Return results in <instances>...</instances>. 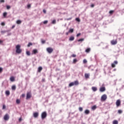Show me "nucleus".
I'll return each instance as SVG.
<instances>
[{
	"instance_id": "f257e3e1",
	"label": "nucleus",
	"mask_w": 124,
	"mask_h": 124,
	"mask_svg": "<svg viewBox=\"0 0 124 124\" xmlns=\"http://www.w3.org/2000/svg\"><path fill=\"white\" fill-rule=\"evenodd\" d=\"M16 54H21L22 53V49H20L21 46L17 45L16 46Z\"/></svg>"
},
{
	"instance_id": "f03ea898",
	"label": "nucleus",
	"mask_w": 124,
	"mask_h": 124,
	"mask_svg": "<svg viewBox=\"0 0 124 124\" xmlns=\"http://www.w3.org/2000/svg\"><path fill=\"white\" fill-rule=\"evenodd\" d=\"M78 85H79V82H78V81L76 80V81H75L74 82H71L70 83H69V87H72L73 86H77Z\"/></svg>"
},
{
	"instance_id": "7ed1b4c3",
	"label": "nucleus",
	"mask_w": 124,
	"mask_h": 124,
	"mask_svg": "<svg viewBox=\"0 0 124 124\" xmlns=\"http://www.w3.org/2000/svg\"><path fill=\"white\" fill-rule=\"evenodd\" d=\"M46 117H47V112H46V111H44L42 113V114H41L42 120H44V119H46Z\"/></svg>"
},
{
	"instance_id": "20e7f679",
	"label": "nucleus",
	"mask_w": 124,
	"mask_h": 124,
	"mask_svg": "<svg viewBox=\"0 0 124 124\" xmlns=\"http://www.w3.org/2000/svg\"><path fill=\"white\" fill-rule=\"evenodd\" d=\"M107 99V95L106 94H103L101 97V101H105Z\"/></svg>"
},
{
	"instance_id": "39448f33",
	"label": "nucleus",
	"mask_w": 124,
	"mask_h": 124,
	"mask_svg": "<svg viewBox=\"0 0 124 124\" xmlns=\"http://www.w3.org/2000/svg\"><path fill=\"white\" fill-rule=\"evenodd\" d=\"M46 51L47 53H48V54H51V53H52L53 51H54V49H53L52 47H47L46 48Z\"/></svg>"
},
{
	"instance_id": "423d86ee",
	"label": "nucleus",
	"mask_w": 124,
	"mask_h": 124,
	"mask_svg": "<svg viewBox=\"0 0 124 124\" xmlns=\"http://www.w3.org/2000/svg\"><path fill=\"white\" fill-rule=\"evenodd\" d=\"M111 45H116L118 43V40L114 39L110 41Z\"/></svg>"
},
{
	"instance_id": "0eeeda50",
	"label": "nucleus",
	"mask_w": 124,
	"mask_h": 124,
	"mask_svg": "<svg viewBox=\"0 0 124 124\" xmlns=\"http://www.w3.org/2000/svg\"><path fill=\"white\" fill-rule=\"evenodd\" d=\"M4 121H8L9 120V115L6 114L3 117Z\"/></svg>"
},
{
	"instance_id": "6e6552de",
	"label": "nucleus",
	"mask_w": 124,
	"mask_h": 124,
	"mask_svg": "<svg viewBox=\"0 0 124 124\" xmlns=\"http://www.w3.org/2000/svg\"><path fill=\"white\" fill-rule=\"evenodd\" d=\"M31 97V92L27 93L26 95V99H30Z\"/></svg>"
},
{
	"instance_id": "1a4fd4ad",
	"label": "nucleus",
	"mask_w": 124,
	"mask_h": 124,
	"mask_svg": "<svg viewBox=\"0 0 124 124\" xmlns=\"http://www.w3.org/2000/svg\"><path fill=\"white\" fill-rule=\"evenodd\" d=\"M118 63V61H115L114 62L111 63V66L112 67H116V64Z\"/></svg>"
},
{
	"instance_id": "9d476101",
	"label": "nucleus",
	"mask_w": 124,
	"mask_h": 124,
	"mask_svg": "<svg viewBox=\"0 0 124 124\" xmlns=\"http://www.w3.org/2000/svg\"><path fill=\"white\" fill-rule=\"evenodd\" d=\"M116 105L117 106V107H119V106H120V105H121V100H117L116 102Z\"/></svg>"
},
{
	"instance_id": "9b49d317",
	"label": "nucleus",
	"mask_w": 124,
	"mask_h": 124,
	"mask_svg": "<svg viewBox=\"0 0 124 124\" xmlns=\"http://www.w3.org/2000/svg\"><path fill=\"white\" fill-rule=\"evenodd\" d=\"M106 90L105 87H101L100 88V92L103 93V92H105Z\"/></svg>"
},
{
	"instance_id": "f8f14e48",
	"label": "nucleus",
	"mask_w": 124,
	"mask_h": 124,
	"mask_svg": "<svg viewBox=\"0 0 124 124\" xmlns=\"http://www.w3.org/2000/svg\"><path fill=\"white\" fill-rule=\"evenodd\" d=\"M84 76L86 79H89V78H90V74L85 73Z\"/></svg>"
},
{
	"instance_id": "ddd939ff",
	"label": "nucleus",
	"mask_w": 124,
	"mask_h": 124,
	"mask_svg": "<svg viewBox=\"0 0 124 124\" xmlns=\"http://www.w3.org/2000/svg\"><path fill=\"white\" fill-rule=\"evenodd\" d=\"M92 90L93 91V92H96V91H97V88L96 87H92Z\"/></svg>"
},
{
	"instance_id": "4468645a",
	"label": "nucleus",
	"mask_w": 124,
	"mask_h": 124,
	"mask_svg": "<svg viewBox=\"0 0 124 124\" xmlns=\"http://www.w3.org/2000/svg\"><path fill=\"white\" fill-rule=\"evenodd\" d=\"M34 118H37L38 117V112H34L33 113Z\"/></svg>"
},
{
	"instance_id": "2eb2a0df",
	"label": "nucleus",
	"mask_w": 124,
	"mask_h": 124,
	"mask_svg": "<svg viewBox=\"0 0 124 124\" xmlns=\"http://www.w3.org/2000/svg\"><path fill=\"white\" fill-rule=\"evenodd\" d=\"M5 94L8 96V95H10V92L8 90L5 91Z\"/></svg>"
},
{
	"instance_id": "dca6fc26",
	"label": "nucleus",
	"mask_w": 124,
	"mask_h": 124,
	"mask_svg": "<svg viewBox=\"0 0 124 124\" xmlns=\"http://www.w3.org/2000/svg\"><path fill=\"white\" fill-rule=\"evenodd\" d=\"M85 114L89 115L90 114V110L89 109H86L84 111Z\"/></svg>"
},
{
	"instance_id": "f3484780",
	"label": "nucleus",
	"mask_w": 124,
	"mask_h": 124,
	"mask_svg": "<svg viewBox=\"0 0 124 124\" xmlns=\"http://www.w3.org/2000/svg\"><path fill=\"white\" fill-rule=\"evenodd\" d=\"M74 39H75L74 36H72L70 37L69 40V41H73V40H74Z\"/></svg>"
},
{
	"instance_id": "a211bd4d",
	"label": "nucleus",
	"mask_w": 124,
	"mask_h": 124,
	"mask_svg": "<svg viewBox=\"0 0 124 124\" xmlns=\"http://www.w3.org/2000/svg\"><path fill=\"white\" fill-rule=\"evenodd\" d=\"M97 108V107H96V105H94L93 107H92V109L93 110V111H94L95 109Z\"/></svg>"
},
{
	"instance_id": "6ab92c4d",
	"label": "nucleus",
	"mask_w": 124,
	"mask_h": 124,
	"mask_svg": "<svg viewBox=\"0 0 124 124\" xmlns=\"http://www.w3.org/2000/svg\"><path fill=\"white\" fill-rule=\"evenodd\" d=\"M16 23L17 25H21V24H22V21L20 20H18L16 21Z\"/></svg>"
},
{
	"instance_id": "aec40b11",
	"label": "nucleus",
	"mask_w": 124,
	"mask_h": 124,
	"mask_svg": "<svg viewBox=\"0 0 124 124\" xmlns=\"http://www.w3.org/2000/svg\"><path fill=\"white\" fill-rule=\"evenodd\" d=\"M86 53H90L91 52V48H88L85 50Z\"/></svg>"
},
{
	"instance_id": "412c9836",
	"label": "nucleus",
	"mask_w": 124,
	"mask_h": 124,
	"mask_svg": "<svg viewBox=\"0 0 124 124\" xmlns=\"http://www.w3.org/2000/svg\"><path fill=\"white\" fill-rule=\"evenodd\" d=\"M32 52H33V53L34 54H37V53H38V51H37V49H33Z\"/></svg>"
},
{
	"instance_id": "4be33fe9",
	"label": "nucleus",
	"mask_w": 124,
	"mask_h": 124,
	"mask_svg": "<svg viewBox=\"0 0 124 124\" xmlns=\"http://www.w3.org/2000/svg\"><path fill=\"white\" fill-rule=\"evenodd\" d=\"M42 69H43L42 67H41V66L39 67L38 68V72H41V70H42Z\"/></svg>"
},
{
	"instance_id": "5701e85b",
	"label": "nucleus",
	"mask_w": 124,
	"mask_h": 124,
	"mask_svg": "<svg viewBox=\"0 0 124 124\" xmlns=\"http://www.w3.org/2000/svg\"><path fill=\"white\" fill-rule=\"evenodd\" d=\"M7 16V12H4L3 13V16L4 18H6V16Z\"/></svg>"
},
{
	"instance_id": "b1692460",
	"label": "nucleus",
	"mask_w": 124,
	"mask_h": 124,
	"mask_svg": "<svg viewBox=\"0 0 124 124\" xmlns=\"http://www.w3.org/2000/svg\"><path fill=\"white\" fill-rule=\"evenodd\" d=\"M15 80V78H14V77H12L10 78V81H11V82H14Z\"/></svg>"
},
{
	"instance_id": "393cba45",
	"label": "nucleus",
	"mask_w": 124,
	"mask_h": 124,
	"mask_svg": "<svg viewBox=\"0 0 124 124\" xmlns=\"http://www.w3.org/2000/svg\"><path fill=\"white\" fill-rule=\"evenodd\" d=\"M31 4H29L27 5V8L28 9H30V8H31Z\"/></svg>"
},
{
	"instance_id": "a878e982",
	"label": "nucleus",
	"mask_w": 124,
	"mask_h": 124,
	"mask_svg": "<svg viewBox=\"0 0 124 124\" xmlns=\"http://www.w3.org/2000/svg\"><path fill=\"white\" fill-rule=\"evenodd\" d=\"M118 124V121L117 120L113 121V124Z\"/></svg>"
},
{
	"instance_id": "bb28decb",
	"label": "nucleus",
	"mask_w": 124,
	"mask_h": 124,
	"mask_svg": "<svg viewBox=\"0 0 124 124\" xmlns=\"http://www.w3.org/2000/svg\"><path fill=\"white\" fill-rule=\"evenodd\" d=\"M32 46V43H29L27 46L28 47H31V46Z\"/></svg>"
},
{
	"instance_id": "cd10ccee",
	"label": "nucleus",
	"mask_w": 124,
	"mask_h": 124,
	"mask_svg": "<svg viewBox=\"0 0 124 124\" xmlns=\"http://www.w3.org/2000/svg\"><path fill=\"white\" fill-rule=\"evenodd\" d=\"M74 31V30L73 29H71L69 31V32H73Z\"/></svg>"
},
{
	"instance_id": "c85d7f7f",
	"label": "nucleus",
	"mask_w": 124,
	"mask_h": 124,
	"mask_svg": "<svg viewBox=\"0 0 124 124\" xmlns=\"http://www.w3.org/2000/svg\"><path fill=\"white\" fill-rule=\"evenodd\" d=\"M12 90H16V86L15 85H13L12 87Z\"/></svg>"
},
{
	"instance_id": "c756f323",
	"label": "nucleus",
	"mask_w": 124,
	"mask_h": 124,
	"mask_svg": "<svg viewBox=\"0 0 124 124\" xmlns=\"http://www.w3.org/2000/svg\"><path fill=\"white\" fill-rule=\"evenodd\" d=\"M113 12H115V11H114V10H110L109 12V14H113Z\"/></svg>"
},
{
	"instance_id": "7c9ffc66",
	"label": "nucleus",
	"mask_w": 124,
	"mask_h": 124,
	"mask_svg": "<svg viewBox=\"0 0 124 124\" xmlns=\"http://www.w3.org/2000/svg\"><path fill=\"white\" fill-rule=\"evenodd\" d=\"M6 8H7V9L8 10H9V9H10V8H11V7L10 6H9V5H7V6H6Z\"/></svg>"
},
{
	"instance_id": "2f4dec72",
	"label": "nucleus",
	"mask_w": 124,
	"mask_h": 124,
	"mask_svg": "<svg viewBox=\"0 0 124 124\" xmlns=\"http://www.w3.org/2000/svg\"><path fill=\"white\" fill-rule=\"evenodd\" d=\"M78 42H82V41H84V39H79L78 40Z\"/></svg>"
},
{
	"instance_id": "473e14b6",
	"label": "nucleus",
	"mask_w": 124,
	"mask_h": 124,
	"mask_svg": "<svg viewBox=\"0 0 124 124\" xmlns=\"http://www.w3.org/2000/svg\"><path fill=\"white\" fill-rule=\"evenodd\" d=\"M26 54H27V56H31V52H30V51H29L26 52Z\"/></svg>"
},
{
	"instance_id": "72a5a7b5",
	"label": "nucleus",
	"mask_w": 124,
	"mask_h": 124,
	"mask_svg": "<svg viewBox=\"0 0 124 124\" xmlns=\"http://www.w3.org/2000/svg\"><path fill=\"white\" fill-rule=\"evenodd\" d=\"M16 102L17 104H19L20 101V100L18 99H17L16 100Z\"/></svg>"
},
{
	"instance_id": "f704fd0d",
	"label": "nucleus",
	"mask_w": 124,
	"mask_h": 124,
	"mask_svg": "<svg viewBox=\"0 0 124 124\" xmlns=\"http://www.w3.org/2000/svg\"><path fill=\"white\" fill-rule=\"evenodd\" d=\"M79 111H80V112H82L83 111V108L79 107Z\"/></svg>"
},
{
	"instance_id": "c9c22d12",
	"label": "nucleus",
	"mask_w": 124,
	"mask_h": 124,
	"mask_svg": "<svg viewBox=\"0 0 124 124\" xmlns=\"http://www.w3.org/2000/svg\"><path fill=\"white\" fill-rule=\"evenodd\" d=\"M118 112L119 114H122V113H123V110L119 109V110H118Z\"/></svg>"
},
{
	"instance_id": "e433bc0d",
	"label": "nucleus",
	"mask_w": 124,
	"mask_h": 124,
	"mask_svg": "<svg viewBox=\"0 0 124 124\" xmlns=\"http://www.w3.org/2000/svg\"><path fill=\"white\" fill-rule=\"evenodd\" d=\"M76 21H77V22H80V18H78V17H77L76 18Z\"/></svg>"
},
{
	"instance_id": "4c0bfd02",
	"label": "nucleus",
	"mask_w": 124,
	"mask_h": 124,
	"mask_svg": "<svg viewBox=\"0 0 124 124\" xmlns=\"http://www.w3.org/2000/svg\"><path fill=\"white\" fill-rule=\"evenodd\" d=\"M5 32H6L5 31H1V34H4V33H5Z\"/></svg>"
},
{
	"instance_id": "58836bf2",
	"label": "nucleus",
	"mask_w": 124,
	"mask_h": 124,
	"mask_svg": "<svg viewBox=\"0 0 124 124\" xmlns=\"http://www.w3.org/2000/svg\"><path fill=\"white\" fill-rule=\"evenodd\" d=\"M5 108H6V106H5V105H3L2 106V109L4 110V109H5Z\"/></svg>"
},
{
	"instance_id": "ea45409f",
	"label": "nucleus",
	"mask_w": 124,
	"mask_h": 124,
	"mask_svg": "<svg viewBox=\"0 0 124 124\" xmlns=\"http://www.w3.org/2000/svg\"><path fill=\"white\" fill-rule=\"evenodd\" d=\"M52 24H53V25H55V24H56V20H53L52 21Z\"/></svg>"
},
{
	"instance_id": "a19ab883",
	"label": "nucleus",
	"mask_w": 124,
	"mask_h": 124,
	"mask_svg": "<svg viewBox=\"0 0 124 124\" xmlns=\"http://www.w3.org/2000/svg\"><path fill=\"white\" fill-rule=\"evenodd\" d=\"M73 62L74 63H76V62H77V59H74Z\"/></svg>"
},
{
	"instance_id": "79ce46f5",
	"label": "nucleus",
	"mask_w": 124,
	"mask_h": 124,
	"mask_svg": "<svg viewBox=\"0 0 124 124\" xmlns=\"http://www.w3.org/2000/svg\"><path fill=\"white\" fill-rule=\"evenodd\" d=\"M81 35V33H78L77 34V37H78V36H80Z\"/></svg>"
},
{
	"instance_id": "37998d69",
	"label": "nucleus",
	"mask_w": 124,
	"mask_h": 124,
	"mask_svg": "<svg viewBox=\"0 0 124 124\" xmlns=\"http://www.w3.org/2000/svg\"><path fill=\"white\" fill-rule=\"evenodd\" d=\"M43 23H44V24H47V23H48V21L47 20H45V21H44Z\"/></svg>"
},
{
	"instance_id": "c03bdc74",
	"label": "nucleus",
	"mask_w": 124,
	"mask_h": 124,
	"mask_svg": "<svg viewBox=\"0 0 124 124\" xmlns=\"http://www.w3.org/2000/svg\"><path fill=\"white\" fill-rule=\"evenodd\" d=\"M83 63H87V60L84 59L83 60Z\"/></svg>"
},
{
	"instance_id": "a18cd8bd",
	"label": "nucleus",
	"mask_w": 124,
	"mask_h": 124,
	"mask_svg": "<svg viewBox=\"0 0 124 124\" xmlns=\"http://www.w3.org/2000/svg\"><path fill=\"white\" fill-rule=\"evenodd\" d=\"M3 69L1 67H0V73H1L2 72Z\"/></svg>"
},
{
	"instance_id": "49530a36",
	"label": "nucleus",
	"mask_w": 124,
	"mask_h": 124,
	"mask_svg": "<svg viewBox=\"0 0 124 124\" xmlns=\"http://www.w3.org/2000/svg\"><path fill=\"white\" fill-rule=\"evenodd\" d=\"M1 26H5V23L4 22H2V23H1Z\"/></svg>"
},
{
	"instance_id": "de8ad7c7",
	"label": "nucleus",
	"mask_w": 124,
	"mask_h": 124,
	"mask_svg": "<svg viewBox=\"0 0 124 124\" xmlns=\"http://www.w3.org/2000/svg\"><path fill=\"white\" fill-rule=\"evenodd\" d=\"M2 43H3V41L1 40H0V45H2Z\"/></svg>"
},
{
	"instance_id": "09e8293b",
	"label": "nucleus",
	"mask_w": 124,
	"mask_h": 124,
	"mask_svg": "<svg viewBox=\"0 0 124 124\" xmlns=\"http://www.w3.org/2000/svg\"><path fill=\"white\" fill-rule=\"evenodd\" d=\"M5 0H0V2L1 3H2L3 2H4Z\"/></svg>"
},
{
	"instance_id": "8fccbe9b",
	"label": "nucleus",
	"mask_w": 124,
	"mask_h": 124,
	"mask_svg": "<svg viewBox=\"0 0 124 124\" xmlns=\"http://www.w3.org/2000/svg\"><path fill=\"white\" fill-rule=\"evenodd\" d=\"M45 42H46L45 40H42V44H45Z\"/></svg>"
},
{
	"instance_id": "3c124183",
	"label": "nucleus",
	"mask_w": 124,
	"mask_h": 124,
	"mask_svg": "<svg viewBox=\"0 0 124 124\" xmlns=\"http://www.w3.org/2000/svg\"><path fill=\"white\" fill-rule=\"evenodd\" d=\"M72 19V18L70 17V18H67V19H66V20H67V21H69L70 20H71Z\"/></svg>"
},
{
	"instance_id": "603ef678",
	"label": "nucleus",
	"mask_w": 124,
	"mask_h": 124,
	"mask_svg": "<svg viewBox=\"0 0 124 124\" xmlns=\"http://www.w3.org/2000/svg\"><path fill=\"white\" fill-rule=\"evenodd\" d=\"M72 57H73V58H75V57H76V55H75V54H73V55H72Z\"/></svg>"
},
{
	"instance_id": "864d4df0",
	"label": "nucleus",
	"mask_w": 124,
	"mask_h": 124,
	"mask_svg": "<svg viewBox=\"0 0 124 124\" xmlns=\"http://www.w3.org/2000/svg\"><path fill=\"white\" fill-rule=\"evenodd\" d=\"M42 82H45V78H42Z\"/></svg>"
},
{
	"instance_id": "5fc2aeb1",
	"label": "nucleus",
	"mask_w": 124,
	"mask_h": 124,
	"mask_svg": "<svg viewBox=\"0 0 124 124\" xmlns=\"http://www.w3.org/2000/svg\"><path fill=\"white\" fill-rule=\"evenodd\" d=\"M9 35H11V33H8L7 36H9Z\"/></svg>"
},
{
	"instance_id": "6e6d98bb",
	"label": "nucleus",
	"mask_w": 124,
	"mask_h": 124,
	"mask_svg": "<svg viewBox=\"0 0 124 124\" xmlns=\"http://www.w3.org/2000/svg\"><path fill=\"white\" fill-rule=\"evenodd\" d=\"M43 11L44 13H45V14L46 13V11L45 9H44Z\"/></svg>"
},
{
	"instance_id": "4d7b16f0",
	"label": "nucleus",
	"mask_w": 124,
	"mask_h": 124,
	"mask_svg": "<svg viewBox=\"0 0 124 124\" xmlns=\"http://www.w3.org/2000/svg\"><path fill=\"white\" fill-rule=\"evenodd\" d=\"M18 120L19 122H21L22 121V118H20Z\"/></svg>"
},
{
	"instance_id": "13d9d810",
	"label": "nucleus",
	"mask_w": 124,
	"mask_h": 124,
	"mask_svg": "<svg viewBox=\"0 0 124 124\" xmlns=\"http://www.w3.org/2000/svg\"><path fill=\"white\" fill-rule=\"evenodd\" d=\"M22 97H25V94H22Z\"/></svg>"
},
{
	"instance_id": "bf43d9fd",
	"label": "nucleus",
	"mask_w": 124,
	"mask_h": 124,
	"mask_svg": "<svg viewBox=\"0 0 124 124\" xmlns=\"http://www.w3.org/2000/svg\"><path fill=\"white\" fill-rule=\"evenodd\" d=\"M14 28H15V25H13V26L12 27V29H14Z\"/></svg>"
},
{
	"instance_id": "052dcab7",
	"label": "nucleus",
	"mask_w": 124,
	"mask_h": 124,
	"mask_svg": "<svg viewBox=\"0 0 124 124\" xmlns=\"http://www.w3.org/2000/svg\"><path fill=\"white\" fill-rule=\"evenodd\" d=\"M91 7H94V5L92 4L91 5Z\"/></svg>"
},
{
	"instance_id": "680f3d73",
	"label": "nucleus",
	"mask_w": 124,
	"mask_h": 124,
	"mask_svg": "<svg viewBox=\"0 0 124 124\" xmlns=\"http://www.w3.org/2000/svg\"><path fill=\"white\" fill-rule=\"evenodd\" d=\"M6 32H8V31H9V30H7V31H5Z\"/></svg>"
},
{
	"instance_id": "e2e57ef3",
	"label": "nucleus",
	"mask_w": 124,
	"mask_h": 124,
	"mask_svg": "<svg viewBox=\"0 0 124 124\" xmlns=\"http://www.w3.org/2000/svg\"><path fill=\"white\" fill-rule=\"evenodd\" d=\"M107 48H108V46H107L105 47V49H107Z\"/></svg>"
},
{
	"instance_id": "0e129e2a",
	"label": "nucleus",
	"mask_w": 124,
	"mask_h": 124,
	"mask_svg": "<svg viewBox=\"0 0 124 124\" xmlns=\"http://www.w3.org/2000/svg\"><path fill=\"white\" fill-rule=\"evenodd\" d=\"M113 71H116V69H114L113 70Z\"/></svg>"
},
{
	"instance_id": "69168bd1",
	"label": "nucleus",
	"mask_w": 124,
	"mask_h": 124,
	"mask_svg": "<svg viewBox=\"0 0 124 124\" xmlns=\"http://www.w3.org/2000/svg\"><path fill=\"white\" fill-rule=\"evenodd\" d=\"M97 71H98V70L96 69V72H97Z\"/></svg>"
},
{
	"instance_id": "338daca9",
	"label": "nucleus",
	"mask_w": 124,
	"mask_h": 124,
	"mask_svg": "<svg viewBox=\"0 0 124 124\" xmlns=\"http://www.w3.org/2000/svg\"><path fill=\"white\" fill-rule=\"evenodd\" d=\"M68 34V32H67L66 33V35H67Z\"/></svg>"
},
{
	"instance_id": "774afa93",
	"label": "nucleus",
	"mask_w": 124,
	"mask_h": 124,
	"mask_svg": "<svg viewBox=\"0 0 124 124\" xmlns=\"http://www.w3.org/2000/svg\"><path fill=\"white\" fill-rule=\"evenodd\" d=\"M96 55H95V58H96Z\"/></svg>"
}]
</instances>
